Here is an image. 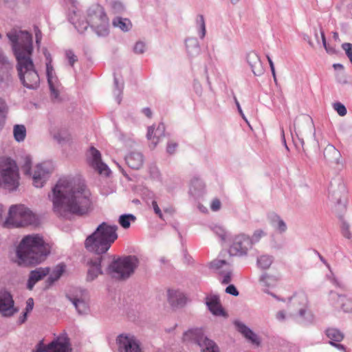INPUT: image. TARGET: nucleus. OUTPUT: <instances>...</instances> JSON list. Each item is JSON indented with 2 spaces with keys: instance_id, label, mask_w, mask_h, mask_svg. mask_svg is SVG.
<instances>
[{
  "instance_id": "obj_38",
  "label": "nucleus",
  "mask_w": 352,
  "mask_h": 352,
  "mask_svg": "<svg viewBox=\"0 0 352 352\" xmlns=\"http://www.w3.org/2000/svg\"><path fill=\"white\" fill-rule=\"evenodd\" d=\"M333 109L337 111V113L341 116H344L346 114V107L341 104L340 102H336L333 104Z\"/></svg>"
},
{
  "instance_id": "obj_40",
  "label": "nucleus",
  "mask_w": 352,
  "mask_h": 352,
  "mask_svg": "<svg viewBox=\"0 0 352 352\" xmlns=\"http://www.w3.org/2000/svg\"><path fill=\"white\" fill-rule=\"evenodd\" d=\"M265 235V233L263 230H256V231L254 232V234H253V235H252V238H250V239H251V240L252 241V245H253L254 243H255L258 242V241H260V239H261L263 236H264Z\"/></svg>"
},
{
  "instance_id": "obj_61",
  "label": "nucleus",
  "mask_w": 352,
  "mask_h": 352,
  "mask_svg": "<svg viewBox=\"0 0 352 352\" xmlns=\"http://www.w3.org/2000/svg\"><path fill=\"white\" fill-rule=\"evenodd\" d=\"M2 212H3V208H2V206L0 205V216L1 215Z\"/></svg>"
},
{
  "instance_id": "obj_56",
  "label": "nucleus",
  "mask_w": 352,
  "mask_h": 352,
  "mask_svg": "<svg viewBox=\"0 0 352 352\" xmlns=\"http://www.w3.org/2000/svg\"><path fill=\"white\" fill-rule=\"evenodd\" d=\"M143 113L148 117V118H151V111L150 109L148 108H145L143 109Z\"/></svg>"
},
{
  "instance_id": "obj_23",
  "label": "nucleus",
  "mask_w": 352,
  "mask_h": 352,
  "mask_svg": "<svg viewBox=\"0 0 352 352\" xmlns=\"http://www.w3.org/2000/svg\"><path fill=\"white\" fill-rule=\"evenodd\" d=\"M127 165L133 169H139L143 164V156L140 153L132 152L125 157Z\"/></svg>"
},
{
  "instance_id": "obj_39",
  "label": "nucleus",
  "mask_w": 352,
  "mask_h": 352,
  "mask_svg": "<svg viewBox=\"0 0 352 352\" xmlns=\"http://www.w3.org/2000/svg\"><path fill=\"white\" fill-rule=\"evenodd\" d=\"M214 232L219 236L223 241H226L227 234L225 230L220 227L216 226L214 228Z\"/></svg>"
},
{
  "instance_id": "obj_52",
  "label": "nucleus",
  "mask_w": 352,
  "mask_h": 352,
  "mask_svg": "<svg viewBox=\"0 0 352 352\" xmlns=\"http://www.w3.org/2000/svg\"><path fill=\"white\" fill-rule=\"evenodd\" d=\"M177 146V145L175 143H172V142L168 143V146H167V151L170 154L173 153L175 151Z\"/></svg>"
},
{
  "instance_id": "obj_1",
  "label": "nucleus",
  "mask_w": 352,
  "mask_h": 352,
  "mask_svg": "<svg viewBox=\"0 0 352 352\" xmlns=\"http://www.w3.org/2000/svg\"><path fill=\"white\" fill-rule=\"evenodd\" d=\"M49 197L53 204L54 212L64 219H69L72 215H85L93 208L91 193L79 179H60Z\"/></svg>"
},
{
  "instance_id": "obj_7",
  "label": "nucleus",
  "mask_w": 352,
  "mask_h": 352,
  "mask_svg": "<svg viewBox=\"0 0 352 352\" xmlns=\"http://www.w3.org/2000/svg\"><path fill=\"white\" fill-rule=\"evenodd\" d=\"M35 221V215L29 208L24 205H14L10 208L4 226L23 227L34 223Z\"/></svg>"
},
{
  "instance_id": "obj_62",
  "label": "nucleus",
  "mask_w": 352,
  "mask_h": 352,
  "mask_svg": "<svg viewBox=\"0 0 352 352\" xmlns=\"http://www.w3.org/2000/svg\"><path fill=\"white\" fill-rule=\"evenodd\" d=\"M230 1L233 3H235L239 1V0H230Z\"/></svg>"
},
{
  "instance_id": "obj_3",
  "label": "nucleus",
  "mask_w": 352,
  "mask_h": 352,
  "mask_svg": "<svg viewBox=\"0 0 352 352\" xmlns=\"http://www.w3.org/2000/svg\"><path fill=\"white\" fill-rule=\"evenodd\" d=\"M117 226L103 222L85 240V248L89 252H94L97 256L88 262L89 270L87 278L90 280L96 278L102 274L100 263L102 254L108 251L111 245L118 239Z\"/></svg>"
},
{
  "instance_id": "obj_28",
  "label": "nucleus",
  "mask_w": 352,
  "mask_h": 352,
  "mask_svg": "<svg viewBox=\"0 0 352 352\" xmlns=\"http://www.w3.org/2000/svg\"><path fill=\"white\" fill-rule=\"evenodd\" d=\"M113 25L124 32L129 31L132 27L131 21L128 19L121 17L115 18L113 20Z\"/></svg>"
},
{
  "instance_id": "obj_43",
  "label": "nucleus",
  "mask_w": 352,
  "mask_h": 352,
  "mask_svg": "<svg viewBox=\"0 0 352 352\" xmlns=\"http://www.w3.org/2000/svg\"><path fill=\"white\" fill-rule=\"evenodd\" d=\"M145 48L146 45L142 41H138L135 43L133 50L134 52L136 54H142L144 52Z\"/></svg>"
},
{
  "instance_id": "obj_45",
  "label": "nucleus",
  "mask_w": 352,
  "mask_h": 352,
  "mask_svg": "<svg viewBox=\"0 0 352 352\" xmlns=\"http://www.w3.org/2000/svg\"><path fill=\"white\" fill-rule=\"evenodd\" d=\"M274 221H277V228L280 232H285L286 230V224L283 220L280 219L278 217H276V220H274Z\"/></svg>"
},
{
  "instance_id": "obj_9",
  "label": "nucleus",
  "mask_w": 352,
  "mask_h": 352,
  "mask_svg": "<svg viewBox=\"0 0 352 352\" xmlns=\"http://www.w3.org/2000/svg\"><path fill=\"white\" fill-rule=\"evenodd\" d=\"M138 265V259L134 256L119 258L109 266L108 272L117 279L128 278Z\"/></svg>"
},
{
  "instance_id": "obj_41",
  "label": "nucleus",
  "mask_w": 352,
  "mask_h": 352,
  "mask_svg": "<svg viewBox=\"0 0 352 352\" xmlns=\"http://www.w3.org/2000/svg\"><path fill=\"white\" fill-rule=\"evenodd\" d=\"M342 49L345 51L346 56L352 63V44L345 43L342 45Z\"/></svg>"
},
{
  "instance_id": "obj_60",
  "label": "nucleus",
  "mask_w": 352,
  "mask_h": 352,
  "mask_svg": "<svg viewBox=\"0 0 352 352\" xmlns=\"http://www.w3.org/2000/svg\"><path fill=\"white\" fill-rule=\"evenodd\" d=\"M334 67H337V68H339V67H342V66L341 65H333Z\"/></svg>"
},
{
  "instance_id": "obj_21",
  "label": "nucleus",
  "mask_w": 352,
  "mask_h": 352,
  "mask_svg": "<svg viewBox=\"0 0 352 352\" xmlns=\"http://www.w3.org/2000/svg\"><path fill=\"white\" fill-rule=\"evenodd\" d=\"M247 60L252 68V72L255 75L258 76L263 73V69L262 67V63L257 54H256L255 52H250L248 54Z\"/></svg>"
},
{
  "instance_id": "obj_29",
  "label": "nucleus",
  "mask_w": 352,
  "mask_h": 352,
  "mask_svg": "<svg viewBox=\"0 0 352 352\" xmlns=\"http://www.w3.org/2000/svg\"><path fill=\"white\" fill-rule=\"evenodd\" d=\"M13 134L14 139L17 142H22L26 136V128L23 124H16L13 128Z\"/></svg>"
},
{
  "instance_id": "obj_12",
  "label": "nucleus",
  "mask_w": 352,
  "mask_h": 352,
  "mask_svg": "<svg viewBox=\"0 0 352 352\" xmlns=\"http://www.w3.org/2000/svg\"><path fill=\"white\" fill-rule=\"evenodd\" d=\"M252 248L250 237L245 234H239L232 238L229 252L231 255H245Z\"/></svg>"
},
{
  "instance_id": "obj_6",
  "label": "nucleus",
  "mask_w": 352,
  "mask_h": 352,
  "mask_svg": "<svg viewBox=\"0 0 352 352\" xmlns=\"http://www.w3.org/2000/svg\"><path fill=\"white\" fill-rule=\"evenodd\" d=\"M19 168L15 161L10 157H0V187L14 190L19 185Z\"/></svg>"
},
{
  "instance_id": "obj_48",
  "label": "nucleus",
  "mask_w": 352,
  "mask_h": 352,
  "mask_svg": "<svg viewBox=\"0 0 352 352\" xmlns=\"http://www.w3.org/2000/svg\"><path fill=\"white\" fill-rule=\"evenodd\" d=\"M221 208V202L219 199H214L211 204V209L213 211H217Z\"/></svg>"
},
{
  "instance_id": "obj_24",
  "label": "nucleus",
  "mask_w": 352,
  "mask_h": 352,
  "mask_svg": "<svg viewBox=\"0 0 352 352\" xmlns=\"http://www.w3.org/2000/svg\"><path fill=\"white\" fill-rule=\"evenodd\" d=\"M72 302L79 314H87L89 311L88 298L87 295L82 294L80 298H74Z\"/></svg>"
},
{
  "instance_id": "obj_19",
  "label": "nucleus",
  "mask_w": 352,
  "mask_h": 352,
  "mask_svg": "<svg viewBox=\"0 0 352 352\" xmlns=\"http://www.w3.org/2000/svg\"><path fill=\"white\" fill-rule=\"evenodd\" d=\"M165 126L164 124L160 123L156 129L149 127L147 133V138L151 142L150 147L154 148L160 140V138L164 135Z\"/></svg>"
},
{
  "instance_id": "obj_14",
  "label": "nucleus",
  "mask_w": 352,
  "mask_h": 352,
  "mask_svg": "<svg viewBox=\"0 0 352 352\" xmlns=\"http://www.w3.org/2000/svg\"><path fill=\"white\" fill-rule=\"evenodd\" d=\"M118 344L119 352H142L139 341L133 336L121 335Z\"/></svg>"
},
{
  "instance_id": "obj_26",
  "label": "nucleus",
  "mask_w": 352,
  "mask_h": 352,
  "mask_svg": "<svg viewBox=\"0 0 352 352\" xmlns=\"http://www.w3.org/2000/svg\"><path fill=\"white\" fill-rule=\"evenodd\" d=\"M327 336L331 340L330 343L334 346H336L339 349H342L345 351V348L343 345L338 344H336L333 342H340L343 338V334L336 329H328L326 331Z\"/></svg>"
},
{
  "instance_id": "obj_55",
  "label": "nucleus",
  "mask_w": 352,
  "mask_h": 352,
  "mask_svg": "<svg viewBox=\"0 0 352 352\" xmlns=\"http://www.w3.org/2000/svg\"><path fill=\"white\" fill-rule=\"evenodd\" d=\"M322 40L323 45H324L326 51L327 52H330L331 51L328 50V45H327L326 38H325L324 34L323 33H322Z\"/></svg>"
},
{
  "instance_id": "obj_36",
  "label": "nucleus",
  "mask_w": 352,
  "mask_h": 352,
  "mask_svg": "<svg viewBox=\"0 0 352 352\" xmlns=\"http://www.w3.org/2000/svg\"><path fill=\"white\" fill-rule=\"evenodd\" d=\"M34 307V300L32 298L28 299L26 302V307H25V312L24 313L23 316L20 318V322L23 323L27 318V314L28 313L30 312L33 309Z\"/></svg>"
},
{
  "instance_id": "obj_25",
  "label": "nucleus",
  "mask_w": 352,
  "mask_h": 352,
  "mask_svg": "<svg viewBox=\"0 0 352 352\" xmlns=\"http://www.w3.org/2000/svg\"><path fill=\"white\" fill-rule=\"evenodd\" d=\"M206 304L213 314L220 316L223 314V311L217 296H212L208 297Z\"/></svg>"
},
{
  "instance_id": "obj_59",
  "label": "nucleus",
  "mask_w": 352,
  "mask_h": 352,
  "mask_svg": "<svg viewBox=\"0 0 352 352\" xmlns=\"http://www.w3.org/2000/svg\"><path fill=\"white\" fill-rule=\"evenodd\" d=\"M328 50L331 51L329 53H333L334 52V50L333 48L329 47V46H328Z\"/></svg>"
},
{
  "instance_id": "obj_46",
  "label": "nucleus",
  "mask_w": 352,
  "mask_h": 352,
  "mask_svg": "<svg viewBox=\"0 0 352 352\" xmlns=\"http://www.w3.org/2000/svg\"><path fill=\"white\" fill-rule=\"evenodd\" d=\"M152 206H153V210L155 211V213L158 215V217L160 218V219H162L163 218V214L162 213V211L160 209L157 202L155 201H153L152 202Z\"/></svg>"
},
{
  "instance_id": "obj_13",
  "label": "nucleus",
  "mask_w": 352,
  "mask_h": 352,
  "mask_svg": "<svg viewBox=\"0 0 352 352\" xmlns=\"http://www.w3.org/2000/svg\"><path fill=\"white\" fill-rule=\"evenodd\" d=\"M71 348L68 338L65 336H58L49 344L41 341L37 345L36 352H70Z\"/></svg>"
},
{
  "instance_id": "obj_22",
  "label": "nucleus",
  "mask_w": 352,
  "mask_h": 352,
  "mask_svg": "<svg viewBox=\"0 0 352 352\" xmlns=\"http://www.w3.org/2000/svg\"><path fill=\"white\" fill-rule=\"evenodd\" d=\"M168 302L173 307L183 306L186 298L184 294L178 290L170 289L168 292Z\"/></svg>"
},
{
  "instance_id": "obj_63",
  "label": "nucleus",
  "mask_w": 352,
  "mask_h": 352,
  "mask_svg": "<svg viewBox=\"0 0 352 352\" xmlns=\"http://www.w3.org/2000/svg\"><path fill=\"white\" fill-rule=\"evenodd\" d=\"M292 301H293V302L294 303V302H296V298H293L292 299Z\"/></svg>"
},
{
  "instance_id": "obj_11",
  "label": "nucleus",
  "mask_w": 352,
  "mask_h": 352,
  "mask_svg": "<svg viewBox=\"0 0 352 352\" xmlns=\"http://www.w3.org/2000/svg\"><path fill=\"white\" fill-rule=\"evenodd\" d=\"M65 271V265L63 263L58 264L54 267L51 272L48 267L38 268L30 273L28 283V288L30 290L32 289L35 283L47 274H50L47 282L50 285L58 280Z\"/></svg>"
},
{
  "instance_id": "obj_37",
  "label": "nucleus",
  "mask_w": 352,
  "mask_h": 352,
  "mask_svg": "<svg viewBox=\"0 0 352 352\" xmlns=\"http://www.w3.org/2000/svg\"><path fill=\"white\" fill-rule=\"evenodd\" d=\"M197 24L200 28V37L203 38L206 35V24L203 15H199L196 19Z\"/></svg>"
},
{
  "instance_id": "obj_17",
  "label": "nucleus",
  "mask_w": 352,
  "mask_h": 352,
  "mask_svg": "<svg viewBox=\"0 0 352 352\" xmlns=\"http://www.w3.org/2000/svg\"><path fill=\"white\" fill-rule=\"evenodd\" d=\"M47 62L46 63V73L47 76V81L51 91L52 97L54 99H58L59 96L58 85L57 78L54 75V71L52 65H51V59L47 58Z\"/></svg>"
},
{
  "instance_id": "obj_10",
  "label": "nucleus",
  "mask_w": 352,
  "mask_h": 352,
  "mask_svg": "<svg viewBox=\"0 0 352 352\" xmlns=\"http://www.w3.org/2000/svg\"><path fill=\"white\" fill-rule=\"evenodd\" d=\"M184 342L198 345L202 352H219L217 345L205 336L201 328L191 329L183 335Z\"/></svg>"
},
{
  "instance_id": "obj_49",
  "label": "nucleus",
  "mask_w": 352,
  "mask_h": 352,
  "mask_svg": "<svg viewBox=\"0 0 352 352\" xmlns=\"http://www.w3.org/2000/svg\"><path fill=\"white\" fill-rule=\"evenodd\" d=\"M276 318L279 321H284L286 318V313L283 310L278 311L276 314Z\"/></svg>"
},
{
  "instance_id": "obj_50",
  "label": "nucleus",
  "mask_w": 352,
  "mask_h": 352,
  "mask_svg": "<svg viewBox=\"0 0 352 352\" xmlns=\"http://www.w3.org/2000/svg\"><path fill=\"white\" fill-rule=\"evenodd\" d=\"M267 60L269 62V64H270V69H271V71H272L274 79L276 81V72H275V68H274V65L273 61L272 60V59L270 58V57L269 56H267Z\"/></svg>"
},
{
  "instance_id": "obj_20",
  "label": "nucleus",
  "mask_w": 352,
  "mask_h": 352,
  "mask_svg": "<svg viewBox=\"0 0 352 352\" xmlns=\"http://www.w3.org/2000/svg\"><path fill=\"white\" fill-rule=\"evenodd\" d=\"M331 300L335 301L333 304L337 307L338 306L345 312L352 311V299L346 296L338 295L335 293L331 294Z\"/></svg>"
},
{
  "instance_id": "obj_57",
  "label": "nucleus",
  "mask_w": 352,
  "mask_h": 352,
  "mask_svg": "<svg viewBox=\"0 0 352 352\" xmlns=\"http://www.w3.org/2000/svg\"><path fill=\"white\" fill-rule=\"evenodd\" d=\"M298 312H299V314L300 316H302L304 314V312H305V309L304 308L302 307H300L299 309H298Z\"/></svg>"
},
{
  "instance_id": "obj_5",
  "label": "nucleus",
  "mask_w": 352,
  "mask_h": 352,
  "mask_svg": "<svg viewBox=\"0 0 352 352\" xmlns=\"http://www.w3.org/2000/svg\"><path fill=\"white\" fill-rule=\"evenodd\" d=\"M86 23L82 25L76 24V28L80 32H83L87 28V25L96 32L99 36H106L109 33V19L104 8L99 4L91 6L87 10Z\"/></svg>"
},
{
  "instance_id": "obj_8",
  "label": "nucleus",
  "mask_w": 352,
  "mask_h": 352,
  "mask_svg": "<svg viewBox=\"0 0 352 352\" xmlns=\"http://www.w3.org/2000/svg\"><path fill=\"white\" fill-rule=\"evenodd\" d=\"M32 160L26 157L22 166V170L25 175H32L33 185L36 188H41L52 174L54 168L50 162L38 164L34 167L32 173L30 172Z\"/></svg>"
},
{
  "instance_id": "obj_15",
  "label": "nucleus",
  "mask_w": 352,
  "mask_h": 352,
  "mask_svg": "<svg viewBox=\"0 0 352 352\" xmlns=\"http://www.w3.org/2000/svg\"><path fill=\"white\" fill-rule=\"evenodd\" d=\"M89 163L99 174L109 175L110 170L108 166L102 162L101 154L98 150L91 147L89 150Z\"/></svg>"
},
{
  "instance_id": "obj_16",
  "label": "nucleus",
  "mask_w": 352,
  "mask_h": 352,
  "mask_svg": "<svg viewBox=\"0 0 352 352\" xmlns=\"http://www.w3.org/2000/svg\"><path fill=\"white\" fill-rule=\"evenodd\" d=\"M16 311L11 294L8 292H0V314L4 316H10Z\"/></svg>"
},
{
  "instance_id": "obj_18",
  "label": "nucleus",
  "mask_w": 352,
  "mask_h": 352,
  "mask_svg": "<svg viewBox=\"0 0 352 352\" xmlns=\"http://www.w3.org/2000/svg\"><path fill=\"white\" fill-rule=\"evenodd\" d=\"M211 267L215 270H220L221 282L228 284L231 281V269L230 265L223 260H214L210 263Z\"/></svg>"
},
{
  "instance_id": "obj_33",
  "label": "nucleus",
  "mask_w": 352,
  "mask_h": 352,
  "mask_svg": "<svg viewBox=\"0 0 352 352\" xmlns=\"http://www.w3.org/2000/svg\"><path fill=\"white\" fill-rule=\"evenodd\" d=\"M204 188V185L203 184L202 182L196 178L192 180L190 188V192L192 195H196L199 192H201Z\"/></svg>"
},
{
  "instance_id": "obj_44",
  "label": "nucleus",
  "mask_w": 352,
  "mask_h": 352,
  "mask_svg": "<svg viewBox=\"0 0 352 352\" xmlns=\"http://www.w3.org/2000/svg\"><path fill=\"white\" fill-rule=\"evenodd\" d=\"M66 57L69 60V65L73 66L74 64L77 61V57L73 53V52L68 50L65 53Z\"/></svg>"
},
{
  "instance_id": "obj_27",
  "label": "nucleus",
  "mask_w": 352,
  "mask_h": 352,
  "mask_svg": "<svg viewBox=\"0 0 352 352\" xmlns=\"http://www.w3.org/2000/svg\"><path fill=\"white\" fill-rule=\"evenodd\" d=\"M237 329L240 331L247 339L250 340L253 344L258 346L260 341L257 336L253 333L250 329L243 324L236 323Z\"/></svg>"
},
{
  "instance_id": "obj_53",
  "label": "nucleus",
  "mask_w": 352,
  "mask_h": 352,
  "mask_svg": "<svg viewBox=\"0 0 352 352\" xmlns=\"http://www.w3.org/2000/svg\"><path fill=\"white\" fill-rule=\"evenodd\" d=\"M235 102H236V106H237V108H238V110H239V113L241 114V116H242V118L245 120V122H248V120H246V118H245V116H244V114H243V111H242V109H241V106H240V104H239V102L237 101V100H236V99H235Z\"/></svg>"
},
{
  "instance_id": "obj_2",
  "label": "nucleus",
  "mask_w": 352,
  "mask_h": 352,
  "mask_svg": "<svg viewBox=\"0 0 352 352\" xmlns=\"http://www.w3.org/2000/svg\"><path fill=\"white\" fill-rule=\"evenodd\" d=\"M12 43L17 60V69L23 85L30 89L37 87L40 78L32 60V36L26 31L12 30L7 34Z\"/></svg>"
},
{
  "instance_id": "obj_51",
  "label": "nucleus",
  "mask_w": 352,
  "mask_h": 352,
  "mask_svg": "<svg viewBox=\"0 0 352 352\" xmlns=\"http://www.w3.org/2000/svg\"><path fill=\"white\" fill-rule=\"evenodd\" d=\"M112 7L116 12H120L123 10V6L120 2H114Z\"/></svg>"
},
{
  "instance_id": "obj_34",
  "label": "nucleus",
  "mask_w": 352,
  "mask_h": 352,
  "mask_svg": "<svg viewBox=\"0 0 352 352\" xmlns=\"http://www.w3.org/2000/svg\"><path fill=\"white\" fill-rule=\"evenodd\" d=\"M273 262V258L269 255H261L257 259L258 265L263 269H267Z\"/></svg>"
},
{
  "instance_id": "obj_30",
  "label": "nucleus",
  "mask_w": 352,
  "mask_h": 352,
  "mask_svg": "<svg viewBox=\"0 0 352 352\" xmlns=\"http://www.w3.org/2000/svg\"><path fill=\"white\" fill-rule=\"evenodd\" d=\"M54 138L59 143H63L70 140V135L67 130L58 129L52 132Z\"/></svg>"
},
{
  "instance_id": "obj_31",
  "label": "nucleus",
  "mask_w": 352,
  "mask_h": 352,
  "mask_svg": "<svg viewBox=\"0 0 352 352\" xmlns=\"http://www.w3.org/2000/svg\"><path fill=\"white\" fill-rule=\"evenodd\" d=\"M260 281L267 288L273 287L276 285L278 278L265 274L261 277Z\"/></svg>"
},
{
  "instance_id": "obj_47",
  "label": "nucleus",
  "mask_w": 352,
  "mask_h": 352,
  "mask_svg": "<svg viewBox=\"0 0 352 352\" xmlns=\"http://www.w3.org/2000/svg\"><path fill=\"white\" fill-rule=\"evenodd\" d=\"M226 292L227 293L230 294L234 296L239 295V292H238L237 289L233 285H230L228 286L226 289Z\"/></svg>"
},
{
  "instance_id": "obj_4",
  "label": "nucleus",
  "mask_w": 352,
  "mask_h": 352,
  "mask_svg": "<svg viewBox=\"0 0 352 352\" xmlns=\"http://www.w3.org/2000/svg\"><path fill=\"white\" fill-rule=\"evenodd\" d=\"M50 250L43 238L38 235L25 236L16 250L20 265H33L41 262L49 254Z\"/></svg>"
},
{
  "instance_id": "obj_54",
  "label": "nucleus",
  "mask_w": 352,
  "mask_h": 352,
  "mask_svg": "<svg viewBox=\"0 0 352 352\" xmlns=\"http://www.w3.org/2000/svg\"><path fill=\"white\" fill-rule=\"evenodd\" d=\"M36 36V42L37 44H38L41 40V32L40 30H38L35 33Z\"/></svg>"
},
{
  "instance_id": "obj_32",
  "label": "nucleus",
  "mask_w": 352,
  "mask_h": 352,
  "mask_svg": "<svg viewBox=\"0 0 352 352\" xmlns=\"http://www.w3.org/2000/svg\"><path fill=\"white\" fill-rule=\"evenodd\" d=\"M8 113V106L6 100L0 98V130L3 126L6 118Z\"/></svg>"
},
{
  "instance_id": "obj_58",
  "label": "nucleus",
  "mask_w": 352,
  "mask_h": 352,
  "mask_svg": "<svg viewBox=\"0 0 352 352\" xmlns=\"http://www.w3.org/2000/svg\"><path fill=\"white\" fill-rule=\"evenodd\" d=\"M333 37H334V38H336H336H338V34L337 32H334V34H333Z\"/></svg>"
},
{
  "instance_id": "obj_35",
  "label": "nucleus",
  "mask_w": 352,
  "mask_h": 352,
  "mask_svg": "<svg viewBox=\"0 0 352 352\" xmlns=\"http://www.w3.org/2000/svg\"><path fill=\"white\" fill-rule=\"evenodd\" d=\"M135 219L132 214L121 215L119 219V223L124 228H128L130 226V221H134Z\"/></svg>"
},
{
  "instance_id": "obj_42",
  "label": "nucleus",
  "mask_w": 352,
  "mask_h": 352,
  "mask_svg": "<svg viewBox=\"0 0 352 352\" xmlns=\"http://www.w3.org/2000/svg\"><path fill=\"white\" fill-rule=\"evenodd\" d=\"M341 232L342 235L346 239H351V234L349 230V226L346 223H342L341 226Z\"/></svg>"
}]
</instances>
